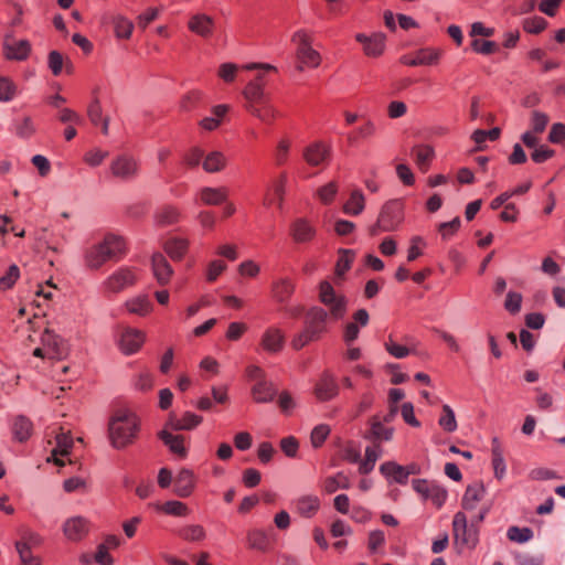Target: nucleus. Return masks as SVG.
Returning <instances> with one entry per match:
<instances>
[{
    "label": "nucleus",
    "instance_id": "a18cd8bd",
    "mask_svg": "<svg viewBox=\"0 0 565 565\" xmlns=\"http://www.w3.org/2000/svg\"><path fill=\"white\" fill-rule=\"evenodd\" d=\"M177 534L188 542H200L206 536V532L202 525L190 524L178 530Z\"/></svg>",
    "mask_w": 565,
    "mask_h": 565
},
{
    "label": "nucleus",
    "instance_id": "b1692460",
    "mask_svg": "<svg viewBox=\"0 0 565 565\" xmlns=\"http://www.w3.org/2000/svg\"><path fill=\"white\" fill-rule=\"evenodd\" d=\"M295 282L287 277L279 278L273 282L271 292L274 299L280 305H287L295 292Z\"/></svg>",
    "mask_w": 565,
    "mask_h": 565
},
{
    "label": "nucleus",
    "instance_id": "69168bd1",
    "mask_svg": "<svg viewBox=\"0 0 565 565\" xmlns=\"http://www.w3.org/2000/svg\"><path fill=\"white\" fill-rule=\"evenodd\" d=\"M20 276V269L17 265H11L6 275L0 278V289L11 288Z\"/></svg>",
    "mask_w": 565,
    "mask_h": 565
},
{
    "label": "nucleus",
    "instance_id": "c9c22d12",
    "mask_svg": "<svg viewBox=\"0 0 565 565\" xmlns=\"http://www.w3.org/2000/svg\"><path fill=\"white\" fill-rule=\"evenodd\" d=\"M243 95L247 102L246 105H258L268 99L266 97L264 83L258 82H249L244 88Z\"/></svg>",
    "mask_w": 565,
    "mask_h": 565
},
{
    "label": "nucleus",
    "instance_id": "bb28decb",
    "mask_svg": "<svg viewBox=\"0 0 565 565\" xmlns=\"http://www.w3.org/2000/svg\"><path fill=\"white\" fill-rule=\"evenodd\" d=\"M484 492L486 489L482 482H475L468 486L462 498V508L467 511L475 510L484 497Z\"/></svg>",
    "mask_w": 565,
    "mask_h": 565
},
{
    "label": "nucleus",
    "instance_id": "c756f323",
    "mask_svg": "<svg viewBox=\"0 0 565 565\" xmlns=\"http://www.w3.org/2000/svg\"><path fill=\"white\" fill-rule=\"evenodd\" d=\"M338 393V386L332 376L323 374L316 384L315 394L320 401H328Z\"/></svg>",
    "mask_w": 565,
    "mask_h": 565
},
{
    "label": "nucleus",
    "instance_id": "aec40b11",
    "mask_svg": "<svg viewBox=\"0 0 565 565\" xmlns=\"http://www.w3.org/2000/svg\"><path fill=\"white\" fill-rule=\"evenodd\" d=\"M151 268L159 285L164 286L170 281L173 269L162 254H153L151 258Z\"/></svg>",
    "mask_w": 565,
    "mask_h": 565
},
{
    "label": "nucleus",
    "instance_id": "bf43d9fd",
    "mask_svg": "<svg viewBox=\"0 0 565 565\" xmlns=\"http://www.w3.org/2000/svg\"><path fill=\"white\" fill-rule=\"evenodd\" d=\"M308 329L303 328L300 332L295 334L290 341V345L294 350L298 351L301 350L303 347H306L311 341H317Z\"/></svg>",
    "mask_w": 565,
    "mask_h": 565
},
{
    "label": "nucleus",
    "instance_id": "393cba45",
    "mask_svg": "<svg viewBox=\"0 0 565 565\" xmlns=\"http://www.w3.org/2000/svg\"><path fill=\"white\" fill-rule=\"evenodd\" d=\"M55 440L56 446L52 450L51 457L47 460L50 461L52 458L55 465L64 466V461L61 460L58 456H66L70 454V449L73 446V438L68 431H64L63 428H61V431L56 435Z\"/></svg>",
    "mask_w": 565,
    "mask_h": 565
},
{
    "label": "nucleus",
    "instance_id": "ddd939ff",
    "mask_svg": "<svg viewBox=\"0 0 565 565\" xmlns=\"http://www.w3.org/2000/svg\"><path fill=\"white\" fill-rule=\"evenodd\" d=\"M260 347L269 354L279 353L285 347V334L277 327L267 328L260 337Z\"/></svg>",
    "mask_w": 565,
    "mask_h": 565
},
{
    "label": "nucleus",
    "instance_id": "5701e85b",
    "mask_svg": "<svg viewBox=\"0 0 565 565\" xmlns=\"http://www.w3.org/2000/svg\"><path fill=\"white\" fill-rule=\"evenodd\" d=\"M188 28L202 38H209L213 33L214 20L204 13H196L190 18Z\"/></svg>",
    "mask_w": 565,
    "mask_h": 565
},
{
    "label": "nucleus",
    "instance_id": "a211bd4d",
    "mask_svg": "<svg viewBox=\"0 0 565 565\" xmlns=\"http://www.w3.org/2000/svg\"><path fill=\"white\" fill-rule=\"evenodd\" d=\"M356 40L362 43L363 53L369 57H379L385 50V35L374 33L371 36L358 35Z\"/></svg>",
    "mask_w": 565,
    "mask_h": 565
},
{
    "label": "nucleus",
    "instance_id": "6e6d98bb",
    "mask_svg": "<svg viewBox=\"0 0 565 565\" xmlns=\"http://www.w3.org/2000/svg\"><path fill=\"white\" fill-rule=\"evenodd\" d=\"M522 25L525 32L530 34H539L546 29L547 22L541 17H533L525 19Z\"/></svg>",
    "mask_w": 565,
    "mask_h": 565
},
{
    "label": "nucleus",
    "instance_id": "4be33fe9",
    "mask_svg": "<svg viewBox=\"0 0 565 565\" xmlns=\"http://www.w3.org/2000/svg\"><path fill=\"white\" fill-rule=\"evenodd\" d=\"M290 235L297 243L311 241L316 235V228L303 217L296 218L290 225Z\"/></svg>",
    "mask_w": 565,
    "mask_h": 565
},
{
    "label": "nucleus",
    "instance_id": "20e7f679",
    "mask_svg": "<svg viewBox=\"0 0 565 565\" xmlns=\"http://www.w3.org/2000/svg\"><path fill=\"white\" fill-rule=\"evenodd\" d=\"M294 43L297 45V60L299 71H302L305 66L317 67L320 64V54L312 49L309 36L298 31L292 36Z\"/></svg>",
    "mask_w": 565,
    "mask_h": 565
},
{
    "label": "nucleus",
    "instance_id": "1a4fd4ad",
    "mask_svg": "<svg viewBox=\"0 0 565 565\" xmlns=\"http://www.w3.org/2000/svg\"><path fill=\"white\" fill-rule=\"evenodd\" d=\"M413 488L416 492L423 495L424 499L430 500L436 508H440L447 498V491L427 480H414Z\"/></svg>",
    "mask_w": 565,
    "mask_h": 565
},
{
    "label": "nucleus",
    "instance_id": "338daca9",
    "mask_svg": "<svg viewBox=\"0 0 565 565\" xmlns=\"http://www.w3.org/2000/svg\"><path fill=\"white\" fill-rule=\"evenodd\" d=\"M15 95V85L8 78L0 76V102H9Z\"/></svg>",
    "mask_w": 565,
    "mask_h": 565
},
{
    "label": "nucleus",
    "instance_id": "0e129e2a",
    "mask_svg": "<svg viewBox=\"0 0 565 565\" xmlns=\"http://www.w3.org/2000/svg\"><path fill=\"white\" fill-rule=\"evenodd\" d=\"M337 192H338L337 184L334 182H329L328 184H326L317 190V196L323 204H329L332 202Z\"/></svg>",
    "mask_w": 565,
    "mask_h": 565
},
{
    "label": "nucleus",
    "instance_id": "5fc2aeb1",
    "mask_svg": "<svg viewBox=\"0 0 565 565\" xmlns=\"http://www.w3.org/2000/svg\"><path fill=\"white\" fill-rule=\"evenodd\" d=\"M507 535L512 542L525 543L533 537V531L530 527L511 526Z\"/></svg>",
    "mask_w": 565,
    "mask_h": 565
},
{
    "label": "nucleus",
    "instance_id": "f257e3e1",
    "mask_svg": "<svg viewBox=\"0 0 565 565\" xmlns=\"http://www.w3.org/2000/svg\"><path fill=\"white\" fill-rule=\"evenodd\" d=\"M126 254V244L122 237L108 234L104 239L85 252V264L90 269L100 268L107 260H118Z\"/></svg>",
    "mask_w": 565,
    "mask_h": 565
},
{
    "label": "nucleus",
    "instance_id": "f8f14e48",
    "mask_svg": "<svg viewBox=\"0 0 565 565\" xmlns=\"http://www.w3.org/2000/svg\"><path fill=\"white\" fill-rule=\"evenodd\" d=\"M327 321L328 312L320 307H313L306 315L305 328L319 340L327 331Z\"/></svg>",
    "mask_w": 565,
    "mask_h": 565
},
{
    "label": "nucleus",
    "instance_id": "4d7b16f0",
    "mask_svg": "<svg viewBox=\"0 0 565 565\" xmlns=\"http://www.w3.org/2000/svg\"><path fill=\"white\" fill-rule=\"evenodd\" d=\"M426 246V242L422 236H413L409 241L407 260L414 262L423 255L422 248Z\"/></svg>",
    "mask_w": 565,
    "mask_h": 565
},
{
    "label": "nucleus",
    "instance_id": "603ef678",
    "mask_svg": "<svg viewBox=\"0 0 565 565\" xmlns=\"http://www.w3.org/2000/svg\"><path fill=\"white\" fill-rule=\"evenodd\" d=\"M285 194V177H281L280 180H278L273 189H270L266 195L265 204H271L274 202H277V205L281 207L282 200Z\"/></svg>",
    "mask_w": 565,
    "mask_h": 565
},
{
    "label": "nucleus",
    "instance_id": "e433bc0d",
    "mask_svg": "<svg viewBox=\"0 0 565 565\" xmlns=\"http://www.w3.org/2000/svg\"><path fill=\"white\" fill-rule=\"evenodd\" d=\"M110 22L114 25V32L118 39H130L134 31V23L131 20L122 14H115L110 18Z\"/></svg>",
    "mask_w": 565,
    "mask_h": 565
},
{
    "label": "nucleus",
    "instance_id": "7ed1b4c3",
    "mask_svg": "<svg viewBox=\"0 0 565 565\" xmlns=\"http://www.w3.org/2000/svg\"><path fill=\"white\" fill-rule=\"evenodd\" d=\"M488 509H481L476 515H473L470 520V526H468V519L463 512H457L454 516L452 527H454V537L457 544L467 547H473L478 542V530L477 525L480 524L484 515L487 514Z\"/></svg>",
    "mask_w": 565,
    "mask_h": 565
},
{
    "label": "nucleus",
    "instance_id": "49530a36",
    "mask_svg": "<svg viewBox=\"0 0 565 565\" xmlns=\"http://www.w3.org/2000/svg\"><path fill=\"white\" fill-rule=\"evenodd\" d=\"M188 249V241L183 238H170L164 244V250L172 259L180 260Z\"/></svg>",
    "mask_w": 565,
    "mask_h": 565
},
{
    "label": "nucleus",
    "instance_id": "cd10ccee",
    "mask_svg": "<svg viewBox=\"0 0 565 565\" xmlns=\"http://www.w3.org/2000/svg\"><path fill=\"white\" fill-rule=\"evenodd\" d=\"M194 488V475L189 469H182L174 479V492L181 498H188Z\"/></svg>",
    "mask_w": 565,
    "mask_h": 565
},
{
    "label": "nucleus",
    "instance_id": "412c9836",
    "mask_svg": "<svg viewBox=\"0 0 565 565\" xmlns=\"http://www.w3.org/2000/svg\"><path fill=\"white\" fill-rule=\"evenodd\" d=\"M202 422V417L195 415L193 413L186 412L182 415L181 418L177 417L175 414L171 413L167 420V427H170L171 430H191L200 425Z\"/></svg>",
    "mask_w": 565,
    "mask_h": 565
},
{
    "label": "nucleus",
    "instance_id": "680f3d73",
    "mask_svg": "<svg viewBox=\"0 0 565 565\" xmlns=\"http://www.w3.org/2000/svg\"><path fill=\"white\" fill-rule=\"evenodd\" d=\"M548 116L544 113H541L539 110H534L532 111L531 114V126H532V130L533 132L535 134H542L547 124H548Z\"/></svg>",
    "mask_w": 565,
    "mask_h": 565
},
{
    "label": "nucleus",
    "instance_id": "13d9d810",
    "mask_svg": "<svg viewBox=\"0 0 565 565\" xmlns=\"http://www.w3.org/2000/svg\"><path fill=\"white\" fill-rule=\"evenodd\" d=\"M14 131L20 138H29L34 131V125L30 117H23L20 121L14 122Z\"/></svg>",
    "mask_w": 565,
    "mask_h": 565
},
{
    "label": "nucleus",
    "instance_id": "423d86ee",
    "mask_svg": "<svg viewBox=\"0 0 565 565\" xmlns=\"http://www.w3.org/2000/svg\"><path fill=\"white\" fill-rule=\"evenodd\" d=\"M403 221L404 205L401 201L393 200L383 206L376 226L384 232H391L396 230Z\"/></svg>",
    "mask_w": 565,
    "mask_h": 565
},
{
    "label": "nucleus",
    "instance_id": "7c9ffc66",
    "mask_svg": "<svg viewBox=\"0 0 565 565\" xmlns=\"http://www.w3.org/2000/svg\"><path fill=\"white\" fill-rule=\"evenodd\" d=\"M246 543L248 548L258 552H266L270 545L268 534L262 529L248 530L246 533Z\"/></svg>",
    "mask_w": 565,
    "mask_h": 565
},
{
    "label": "nucleus",
    "instance_id": "6ab92c4d",
    "mask_svg": "<svg viewBox=\"0 0 565 565\" xmlns=\"http://www.w3.org/2000/svg\"><path fill=\"white\" fill-rule=\"evenodd\" d=\"M180 218V210L172 204H163L157 207L153 214L154 224L160 227L174 225Z\"/></svg>",
    "mask_w": 565,
    "mask_h": 565
},
{
    "label": "nucleus",
    "instance_id": "473e14b6",
    "mask_svg": "<svg viewBox=\"0 0 565 565\" xmlns=\"http://www.w3.org/2000/svg\"><path fill=\"white\" fill-rule=\"evenodd\" d=\"M412 152L415 156V162L418 169L423 172H427L435 157L434 148L429 145H419L415 146Z\"/></svg>",
    "mask_w": 565,
    "mask_h": 565
},
{
    "label": "nucleus",
    "instance_id": "f704fd0d",
    "mask_svg": "<svg viewBox=\"0 0 565 565\" xmlns=\"http://www.w3.org/2000/svg\"><path fill=\"white\" fill-rule=\"evenodd\" d=\"M382 446L380 444H372L366 447L364 459L359 465V472L361 475H367L373 470L375 462L382 455Z\"/></svg>",
    "mask_w": 565,
    "mask_h": 565
},
{
    "label": "nucleus",
    "instance_id": "2eb2a0df",
    "mask_svg": "<svg viewBox=\"0 0 565 565\" xmlns=\"http://www.w3.org/2000/svg\"><path fill=\"white\" fill-rule=\"evenodd\" d=\"M136 280L134 270L122 267L108 277L105 286L111 292H119L126 287L132 286Z\"/></svg>",
    "mask_w": 565,
    "mask_h": 565
},
{
    "label": "nucleus",
    "instance_id": "79ce46f5",
    "mask_svg": "<svg viewBox=\"0 0 565 565\" xmlns=\"http://www.w3.org/2000/svg\"><path fill=\"white\" fill-rule=\"evenodd\" d=\"M49 67L52 71L53 75L58 76L62 73L63 66L67 73H72L73 64L68 58H64V56L57 51H51L47 58Z\"/></svg>",
    "mask_w": 565,
    "mask_h": 565
},
{
    "label": "nucleus",
    "instance_id": "a878e982",
    "mask_svg": "<svg viewBox=\"0 0 565 565\" xmlns=\"http://www.w3.org/2000/svg\"><path fill=\"white\" fill-rule=\"evenodd\" d=\"M277 394L276 386L266 379H260L252 387V396L256 403H269Z\"/></svg>",
    "mask_w": 565,
    "mask_h": 565
},
{
    "label": "nucleus",
    "instance_id": "de8ad7c7",
    "mask_svg": "<svg viewBox=\"0 0 565 565\" xmlns=\"http://www.w3.org/2000/svg\"><path fill=\"white\" fill-rule=\"evenodd\" d=\"M126 307L129 312L138 316H146L152 310V303L146 296H140L128 300L126 302Z\"/></svg>",
    "mask_w": 565,
    "mask_h": 565
},
{
    "label": "nucleus",
    "instance_id": "864d4df0",
    "mask_svg": "<svg viewBox=\"0 0 565 565\" xmlns=\"http://www.w3.org/2000/svg\"><path fill=\"white\" fill-rule=\"evenodd\" d=\"M15 550L22 565H40L39 557L33 555L32 548H29L28 543H15Z\"/></svg>",
    "mask_w": 565,
    "mask_h": 565
},
{
    "label": "nucleus",
    "instance_id": "39448f33",
    "mask_svg": "<svg viewBox=\"0 0 565 565\" xmlns=\"http://www.w3.org/2000/svg\"><path fill=\"white\" fill-rule=\"evenodd\" d=\"M111 175L121 181H132L140 173V162L131 154L122 153L117 156L110 163Z\"/></svg>",
    "mask_w": 565,
    "mask_h": 565
},
{
    "label": "nucleus",
    "instance_id": "3c124183",
    "mask_svg": "<svg viewBox=\"0 0 565 565\" xmlns=\"http://www.w3.org/2000/svg\"><path fill=\"white\" fill-rule=\"evenodd\" d=\"M350 487V478L343 473H338L334 477H329L324 481V490L328 493H333L339 489H348Z\"/></svg>",
    "mask_w": 565,
    "mask_h": 565
},
{
    "label": "nucleus",
    "instance_id": "f03ea898",
    "mask_svg": "<svg viewBox=\"0 0 565 565\" xmlns=\"http://www.w3.org/2000/svg\"><path fill=\"white\" fill-rule=\"evenodd\" d=\"M139 429L138 418L129 412L116 413L108 425L113 447L121 449L132 444Z\"/></svg>",
    "mask_w": 565,
    "mask_h": 565
},
{
    "label": "nucleus",
    "instance_id": "c85d7f7f",
    "mask_svg": "<svg viewBox=\"0 0 565 565\" xmlns=\"http://www.w3.org/2000/svg\"><path fill=\"white\" fill-rule=\"evenodd\" d=\"M246 109L265 124H271L278 116L277 109L267 99L258 105H246Z\"/></svg>",
    "mask_w": 565,
    "mask_h": 565
},
{
    "label": "nucleus",
    "instance_id": "774afa93",
    "mask_svg": "<svg viewBox=\"0 0 565 565\" xmlns=\"http://www.w3.org/2000/svg\"><path fill=\"white\" fill-rule=\"evenodd\" d=\"M162 510L175 516H184L189 513L188 507L180 501H168L162 505Z\"/></svg>",
    "mask_w": 565,
    "mask_h": 565
},
{
    "label": "nucleus",
    "instance_id": "2f4dec72",
    "mask_svg": "<svg viewBox=\"0 0 565 565\" xmlns=\"http://www.w3.org/2000/svg\"><path fill=\"white\" fill-rule=\"evenodd\" d=\"M200 199L206 205H220L226 202L228 191L226 188L205 186L200 190Z\"/></svg>",
    "mask_w": 565,
    "mask_h": 565
},
{
    "label": "nucleus",
    "instance_id": "4468645a",
    "mask_svg": "<svg viewBox=\"0 0 565 565\" xmlns=\"http://www.w3.org/2000/svg\"><path fill=\"white\" fill-rule=\"evenodd\" d=\"M31 52V44L26 40L15 41L7 35L3 41V54L8 60L23 61Z\"/></svg>",
    "mask_w": 565,
    "mask_h": 565
},
{
    "label": "nucleus",
    "instance_id": "4c0bfd02",
    "mask_svg": "<svg viewBox=\"0 0 565 565\" xmlns=\"http://www.w3.org/2000/svg\"><path fill=\"white\" fill-rule=\"evenodd\" d=\"M33 425L31 420L24 416H17L12 424V433L14 439L20 443L28 440L32 434Z\"/></svg>",
    "mask_w": 565,
    "mask_h": 565
},
{
    "label": "nucleus",
    "instance_id": "c03bdc74",
    "mask_svg": "<svg viewBox=\"0 0 565 565\" xmlns=\"http://www.w3.org/2000/svg\"><path fill=\"white\" fill-rule=\"evenodd\" d=\"M380 470L384 476L392 477L398 483H405L409 475L403 466H399L394 461L382 463Z\"/></svg>",
    "mask_w": 565,
    "mask_h": 565
},
{
    "label": "nucleus",
    "instance_id": "72a5a7b5",
    "mask_svg": "<svg viewBox=\"0 0 565 565\" xmlns=\"http://www.w3.org/2000/svg\"><path fill=\"white\" fill-rule=\"evenodd\" d=\"M303 158L310 166H320L327 160L328 150L322 143L315 142L303 150Z\"/></svg>",
    "mask_w": 565,
    "mask_h": 565
},
{
    "label": "nucleus",
    "instance_id": "f3484780",
    "mask_svg": "<svg viewBox=\"0 0 565 565\" xmlns=\"http://www.w3.org/2000/svg\"><path fill=\"white\" fill-rule=\"evenodd\" d=\"M145 342V333L140 330L127 328L122 331L119 345L121 351L127 354L136 353Z\"/></svg>",
    "mask_w": 565,
    "mask_h": 565
},
{
    "label": "nucleus",
    "instance_id": "ea45409f",
    "mask_svg": "<svg viewBox=\"0 0 565 565\" xmlns=\"http://www.w3.org/2000/svg\"><path fill=\"white\" fill-rule=\"evenodd\" d=\"M320 500L315 495L301 497L296 502L297 511L305 518H310L319 510Z\"/></svg>",
    "mask_w": 565,
    "mask_h": 565
},
{
    "label": "nucleus",
    "instance_id": "9b49d317",
    "mask_svg": "<svg viewBox=\"0 0 565 565\" xmlns=\"http://www.w3.org/2000/svg\"><path fill=\"white\" fill-rule=\"evenodd\" d=\"M89 527L90 523L86 518L76 515L65 520L63 524V533L67 540L77 542L88 534Z\"/></svg>",
    "mask_w": 565,
    "mask_h": 565
},
{
    "label": "nucleus",
    "instance_id": "dca6fc26",
    "mask_svg": "<svg viewBox=\"0 0 565 565\" xmlns=\"http://www.w3.org/2000/svg\"><path fill=\"white\" fill-rule=\"evenodd\" d=\"M170 427L164 425V428L158 433V437L169 448V450L179 458H185L188 449L184 446V437L174 435Z\"/></svg>",
    "mask_w": 565,
    "mask_h": 565
},
{
    "label": "nucleus",
    "instance_id": "58836bf2",
    "mask_svg": "<svg viewBox=\"0 0 565 565\" xmlns=\"http://www.w3.org/2000/svg\"><path fill=\"white\" fill-rule=\"evenodd\" d=\"M339 257L334 268L335 285H340V280L344 279L345 273L350 269L352 263L351 249L340 248Z\"/></svg>",
    "mask_w": 565,
    "mask_h": 565
},
{
    "label": "nucleus",
    "instance_id": "8fccbe9b",
    "mask_svg": "<svg viewBox=\"0 0 565 565\" xmlns=\"http://www.w3.org/2000/svg\"><path fill=\"white\" fill-rule=\"evenodd\" d=\"M439 426L447 433H452L457 429V420L454 411L449 405H444L441 408V416L438 420Z\"/></svg>",
    "mask_w": 565,
    "mask_h": 565
},
{
    "label": "nucleus",
    "instance_id": "6e6552de",
    "mask_svg": "<svg viewBox=\"0 0 565 565\" xmlns=\"http://www.w3.org/2000/svg\"><path fill=\"white\" fill-rule=\"evenodd\" d=\"M369 428L363 433V437L372 444H380L382 441H390L394 435V428L387 427L381 420L380 415H373L367 420Z\"/></svg>",
    "mask_w": 565,
    "mask_h": 565
},
{
    "label": "nucleus",
    "instance_id": "0eeeda50",
    "mask_svg": "<svg viewBox=\"0 0 565 565\" xmlns=\"http://www.w3.org/2000/svg\"><path fill=\"white\" fill-rule=\"evenodd\" d=\"M319 297L321 302L329 307L332 319L339 320L344 316V298L335 294L330 282L321 281Z\"/></svg>",
    "mask_w": 565,
    "mask_h": 565
},
{
    "label": "nucleus",
    "instance_id": "e2e57ef3",
    "mask_svg": "<svg viewBox=\"0 0 565 565\" xmlns=\"http://www.w3.org/2000/svg\"><path fill=\"white\" fill-rule=\"evenodd\" d=\"M330 433V428L327 425H318L316 426L310 436L311 445L315 448H319L322 446L324 440L327 439L328 435Z\"/></svg>",
    "mask_w": 565,
    "mask_h": 565
},
{
    "label": "nucleus",
    "instance_id": "052dcab7",
    "mask_svg": "<svg viewBox=\"0 0 565 565\" xmlns=\"http://www.w3.org/2000/svg\"><path fill=\"white\" fill-rule=\"evenodd\" d=\"M492 466L494 469L495 477L498 479H501L505 472V465L502 450L499 445H495L492 448Z\"/></svg>",
    "mask_w": 565,
    "mask_h": 565
},
{
    "label": "nucleus",
    "instance_id": "9d476101",
    "mask_svg": "<svg viewBox=\"0 0 565 565\" xmlns=\"http://www.w3.org/2000/svg\"><path fill=\"white\" fill-rule=\"evenodd\" d=\"M41 343L47 352V358L51 360H62L67 355L65 341L50 329L44 330Z\"/></svg>",
    "mask_w": 565,
    "mask_h": 565
},
{
    "label": "nucleus",
    "instance_id": "37998d69",
    "mask_svg": "<svg viewBox=\"0 0 565 565\" xmlns=\"http://www.w3.org/2000/svg\"><path fill=\"white\" fill-rule=\"evenodd\" d=\"M226 164V157L221 151H212L207 153L203 161V169L209 173L221 171Z\"/></svg>",
    "mask_w": 565,
    "mask_h": 565
},
{
    "label": "nucleus",
    "instance_id": "a19ab883",
    "mask_svg": "<svg viewBox=\"0 0 565 565\" xmlns=\"http://www.w3.org/2000/svg\"><path fill=\"white\" fill-rule=\"evenodd\" d=\"M228 111L227 105H216L212 108L213 117H205L200 121V126L207 130L213 131L221 125L222 118Z\"/></svg>",
    "mask_w": 565,
    "mask_h": 565
},
{
    "label": "nucleus",
    "instance_id": "09e8293b",
    "mask_svg": "<svg viewBox=\"0 0 565 565\" xmlns=\"http://www.w3.org/2000/svg\"><path fill=\"white\" fill-rule=\"evenodd\" d=\"M441 52L435 49H422L415 53V62L418 65H437L439 63Z\"/></svg>",
    "mask_w": 565,
    "mask_h": 565
}]
</instances>
